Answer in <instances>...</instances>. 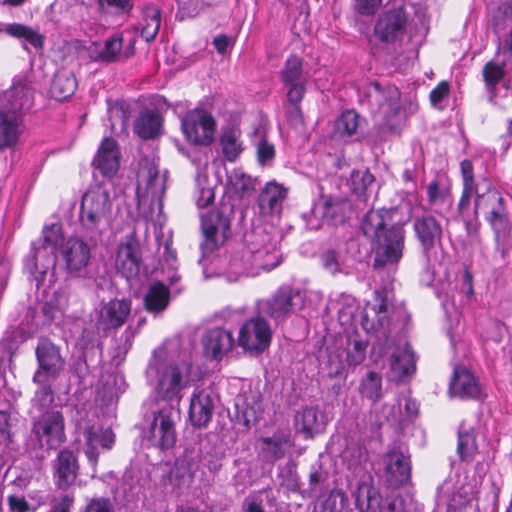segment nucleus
Segmentation results:
<instances>
[{"label":"nucleus","mask_w":512,"mask_h":512,"mask_svg":"<svg viewBox=\"0 0 512 512\" xmlns=\"http://www.w3.org/2000/svg\"><path fill=\"white\" fill-rule=\"evenodd\" d=\"M192 369L189 353L176 355L160 347L154 351L146 375L149 381L156 380V391L160 398L179 404L184 390L191 385Z\"/></svg>","instance_id":"1"},{"label":"nucleus","mask_w":512,"mask_h":512,"mask_svg":"<svg viewBox=\"0 0 512 512\" xmlns=\"http://www.w3.org/2000/svg\"><path fill=\"white\" fill-rule=\"evenodd\" d=\"M33 90L22 77L0 95V150L13 147L23 132V115L33 105Z\"/></svg>","instance_id":"2"},{"label":"nucleus","mask_w":512,"mask_h":512,"mask_svg":"<svg viewBox=\"0 0 512 512\" xmlns=\"http://www.w3.org/2000/svg\"><path fill=\"white\" fill-rule=\"evenodd\" d=\"M508 204V198L490 183H487L486 190L478 194L474 202L475 210L483 212L493 232L495 248L502 258L512 247V222Z\"/></svg>","instance_id":"3"},{"label":"nucleus","mask_w":512,"mask_h":512,"mask_svg":"<svg viewBox=\"0 0 512 512\" xmlns=\"http://www.w3.org/2000/svg\"><path fill=\"white\" fill-rule=\"evenodd\" d=\"M113 199L102 185L90 187L82 196L79 212L80 232L90 241L98 240L112 220Z\"/></svg>","instance_id":"4"},{"label":"nucleus","mask_w":512,"mask_h":512,"mask_svg":"<svg viewBox=\"0 0 512 512\" xmlns=\"http://www.w3.org/2000/svg\"><path fill=\"white\" fill-rule=\"evenodd\" d=\"M359 103L372 113L382 112L386 126L391 131H398L404 123L405 114L400 105V91L388 85L380 87L377 83L366 86Z\"/></svg>","instance_id":"5"},{"label":"nucleus","mask_w":512,"mask_h":512,"mask_svg":"<svg viewBox=\"0 0 512 512\" xmlns=\"http://www.w3.org/2000/svg\"><path fill=\"white\" fill-rule=\"evenodd\" d=\"M234 215V207L231 203H221L207 214L201 215V227L204 241L201 243L203 256L213 252L222 245L230 235L231 220Z\"/></svg>","instance_id":"6"},{"label":"nucleus","mask_w":512,"mask_h":512,"mask_svg":"<svg viewBox=\"0 0 512 512\" xmlns=\"http://www.w3.org/2000/svg\"><path fill=\"white\" fill-rule=\"evenodd\" d=\"M65 243L62 228L58 224L45 226L42 231V243L33 244V254L25 260L24 267L32 275L44 276L56 264V250Z\"/></svg>","instance_id":"7"},{"label":"nucleus","mask_w":512,"mask_h":512,"mask_svg":"<svg viewBox=\"0 0 512 512\" xmlns=\"http://www.w3.org/2000/svg\"><path fill=\"white\" fill-rule=\"evenodd\" d=\"M405 229L403 224L392 225L373 242L375 245L374 266L397 264L405 248Z\"/></svg>","instance_id":"8"},{"label":"nucleus","mask_w":512,"mask_h":512,"mask_svg":"<svg viewBox=\"0 0 512 512\" xmlns=\"http://www.w3.org/2000/svg\"><path fill=\"white\" fill-rule=\"evenodd\" d=\"M299 297L298 289L283 285L271 297L257 301L256 308L260 315L267 316L279 324L295 311L296 299Z\"/></svg>","instance_id":"9"},{"label":"nucleus","mask_w":512,"mask_h":512,"mask_svg":"<svg viewBox=\"0 0 512 512\" xmlns=\"http://www.w3.org/2000/svg\"><path fill=\"white\" fill-rule=\"evenodd\" d=\"M35 354L38 368L34 373L33 382L57 379L65 367V360L61 356L60 348L49 339H40Z\"/></svg>","instance_id":"10"},{"label":"nucleus","mask_w":512,"mask_h":512,"mask_svg":"<svg viewBox=\"0 0 512 512\" xmlns=\"http://www.w3.org/2000/svg\"><path fill=\"white\" fill-rule=\"evenodd\" d=\"M215 120L202 109H194L181 120L182 131L187 140L196 145H209L213 141Z\"/></svg>","instance_id":"11"},{"label":"nucleus","mask_w":512,"mask_h":512,"mask_svg":"<svg viewBox=\"0 0 512 512\" xmlns=\"http://www.w3.org/2000/svg\"><path fill=\"white\" fill-rule=\"evenodd\" d=\"M65 271L72 277H87L91 247L80 237H70L60 248Z\"/></svg>","instance_id":"12"},{"label":"nucleus","mask_w":512,"mask_h":512,"mask_svg":"<svg viewBox=\"0 0 512 512\" xmlns=\"http://www.w3.org/2000/svg\"><path fill=\"white\" fill-rule=\"evenodd\" d=\"M32 432L41 446L46 445L49 449H56L65 440L62 414L56 410L43 412L39 418L34 421Z\"/></svg>","instance_id":"13"},{"label":"nucleus","mask_w":512,"mask_h":512,"mask_svg":"<svg viewBox=\"0 0 512 512\" xmlns=\"http://www.w3.org/2000/svg\"><path fill=\"white\" fill-rule=\"evenodd\" d=\"M177 412L172 406H165L154 413L149 434L152 445L164 450L174 446L176 442L175 423Z\"/></svg>","instance_id":"14"},{"label":"nucleus","mask_w":512,"mask_h":512,"mask_svg":"<svg viewBox=\"0 0 512 512\" xmlns=\"http://www.w3.org/2000/svg\"><path fill=\"white\" fill-rule=\"evenodd\" d=\"M142 252L135 233L126 235L119 243L115 257L116 270L127 280L139 275Z\"/></svg>","instance_id":"15"},{"label":"nucleus","mask_w":512,"mask_h":512,"mask_svg":"<svg viewBox=\"0 0 512 512\" xmlns=\"http://www.w3.org/2000/svg\"><path fill=\"white\" fill-rule=\"evenodd\" d=\"M272 330L263 315L247 320L239 331L238 343L245 350L263 352L270 345Z\"/></svg>","instance_id":"16"},{"label":"nucleus","mask_w":512,"mask_h":512,"mask_svg":"<svg viewBox=\"0 0 512 512\" xmlns=\"http://www.w3.org/2000/svg\"><path fill=\"white\" fill-rule=\"evenodd\" d=\"M393 305L388 291H375L372 302H369L362 313L361 325L370 333L389 325Z\"/></svg>","instance_id":"17"},{"label":"nucleus","mask_w":512,"mask_h":512,"mask_svg":"<svg viewBox=\"0 0 512 512\" xmlns=\"http://www.w3.org/2000/svg\"><path fill=\"white\" fill-rule=\"evenodd\" d=\"M384 477L389 485L398 487L406 484L411 477L410 455L403 447H394L382 457Z\"/></svg>","instance_id":"18"},{"label":"nucleus","mask_w":512,"mask_h":512,"mask_svg":"<svg viewBox=\"0 0 512 512\" xmlns=\"http://www.w3.org/2000/svg\"><path fill=\"white\" fill-rule=\"evenodd\" d=\"M131 313V301L127 299H111L103 303L96 319V329L107 334L123 326Z\"/></svg>","instance_id":"19"},{"label":"nucleus","mask_w":512,"mask_h":512,"mask_svg":"<svg viewBox=\"0 0 512 512\" xmlns=\"http://www.w3.org/2000/svg\"><path fill=\"white\" fill-rule=\"evenodd\" d=\"M79 430H82V434L85 441V455L89 463L96 467L99 457V448L102 450H110L115 443V434L110 428L104 429L100 425H90L82 427L79 424Z\"/></svg>","instance_id":"20"},{"label":"nucleus","mask_w":512,"mask_h":512,"mask_svg":"<svg viewBox=\"0 0 512 512\" xmlns=\"http://www.w3.org/2000/svg\"><path fill=\"white\" fill-rule=\"evenodd\" d=\"M140 165L139 177L145 183V196L150 197L151 204L157 202L161 206L166 191L167 171L161 173L154 160L144 159Z\"/></svg>","instance_id":"21"},{"label":"nucleus","mask_w":512,"mask_h":512,"mask_svg":"<svg viewBox=\"0 0 512 512\" xmlns=\"http://www.w3.org/2000/svg\"><path fill=\"white\" fill-rule=\"evenodd\" d=\"M363 481L357 489L355 504L360 512H404L401 504L395 500L382 507V496L379 490L372 484V479Z\"/></svg>","instance_id":"22"},{"label":"nucleus","mask_w":512,"mask_h":512,"mask_svg":"<svg viewBox=\"0 0 512 512\" xmlns=\"http://www.w3.org/2000/svg\"><path fill=\"white\" fill-rule=\"evenodd\" d=\"M350 239L349 237L347 240L320 254L321 266L327 273L333 276L350 274V261L352 258L349 245Z\"/></svg>","instance_id":"23"},{"label":"nucleus","mask_w":512,"mask_h":512,"mask_svg":"<svg viewBox=\"0 0 512 512\" xmlns=\"http://www.w3.org/2000/svg\"><path fill=\"white\" fill-rule=\"evenodd\" d=\"M199 453L193 449H185L174 463L170 474V483L176 487H188L195 476L199 467Z\"/></svg>","instance_id":"24"},{"label":"nucleus","mask_w":512,"mask_h":512,"mask_svg":"<svg viewBox=\"0 0 512 512\" xmlns=\"http://www.w3.org/2000/svg\"><path fill=\"white\" fill-rule=\"evenodd\" d=\"M214 401L206 389L195 390L190 399L189 420L196 428H205L212 420Z\"/></svg>","instance_id":"25"},{"label":"nucleus","mask_w":512,"mask_h":512,"mask_svg":"<svg viewBox=\"0 0 512 512\" xmlns=\"http://www.w3.org/2000/svg\"><path fill=\"white\" fill-rule=\"evenodd\" d=\"M327 418L316 406H306L295 414L294 427L297 433L305 439L322 433L326 427Z\"/></svg>","instance_id":"26"},{"label":"nucleus","mask_w":512,"mask_h":512,"mask_svg":"<svg viewBox=\"0 0 512 512\" xmlns=\"http://www.w3.org/2000/svg\"><path fill=\"white\" fill-rule=\"evenodd\" d=\"M405 24L406 15L402 8L388 10L377 20L374 27L375 36L382 42H393Z\"/></svg>","instance_id":"27"},{"label":"nucleus","mask_w":512,"mask_h":512,"mask_svg":"<svg viewBox=\"0 0 512 512\" xmlns=\"http://www.w3.org/2000/svg\"><path fill=\"white\" fill-rule=\"evenodd\" d=\"M287 192V189L276 181L266 183L257 199L260 213L264 216L279 215Z\"/></svg>","instance_id":"28"},{"label":"nucleus","mask_w":512,"mask_h":512,"mask_svg":"<svg viewBox=\"0 0 512 512\" xmlns=\"http://www.w3.org/2000/svg\"><path fill=\"white\" fill-rule=\"evenodd\" d=\"M204 353L211 359H222L234 345L233 334L226 329L216 327L208 330L202 338Z\"/></svg>","instance_id":"29"},{"label":"nucleus","mask_w":512,"mask_h":512,"mask_svg":"<svg viewBox=\"0 0 512 512\" xmlns=\"http://www.w3.org/2000/svg\"><path fill=\"white\" fill-rule=\"evenodd\" d=\"M93 165L107 178L113 177L120 165V151L113 138L106 137L102 140Z\"/></svg>","instance_id":"30"},{"label":"nucleus","mask_w":512,"mask_h":512,"mask_svg":"<svg viewBox=\"0 0 512 512\" xmlns=\"http://www.w3.org/2000/svg\"><path fill=\"white\" fill-rule=\"evenodd\" d=\"M413 229L425 253H428L442 236L441 224L430 214L415 216Z\"/></svg>","instance_id":"31"},{"label":"nucleus","mask_w":512,"mask_h":512,"mask_svg":"<svg viewBox=\"0 0 512 512\" xmlns=\"http://www.w3.org/2000/svg\"><path fill=\"white\" fill-rule=\"evenodd\" d=\"M53 468L55 484L60 489H66L76 480L79 465L75 454L63 449L58 453Z\"/></svg>","instance_id":"32"},{"label":"nucleus","mask_w":512,"mask_h":512,"mask_svg":"<svg viewBox=\"0 0 512 512\" xmlns=\"http://www.w3.org/2000/svg\"><path fill=\"white\" fill-rule=\"evenodd\" d=\"M450 390L453 395L462 399H478L481 395V388L477 379L464 366L455 367Z\"/></svg>","instance_id":"33"},{"label":"nucleus","mask_w":512,"mask_h":512,"mask_svg":"<svg viewBox=\"0 0 512 512\" xmlns=\"http://www.w3.org/2000/svg\"><path fill=\"white\" fill-rule=\"evenodd\" d=\"M294 445L290 433L279 432L260 439V455L268 463L282 459Z\"/></svg>","instance_id":"34"},{"label":"nucleus","mask_w":512,"mask_h":512,"mask_svg":"<svg viewBox=\"0 0 512 512\" xmlns=\"http://www.w3.org/2000/svg\"><path fill=\"white\" fill-rule=\"evenodd\" d=\"M416 370V359L411 347L406 344L403 348H396L390 356L391 377L402 380Z\"/></svg>","instance_id":"35"},{"label":"nucleus","mask_w":512,"mask_h":512,"mask_svg":"<svg viewBox=\"0 0 512 512\" xmlns=\"http://www.w3.org/2000/svg\"><path fill=\"white\" fill-rule=\"evenodd\" d=\"M267 249H258L255 252L249 251L247 252V258L253 257L254 263L253 268L249 269L247 268L243 263V257L239 258L238 256H235L231 261L229 265L230 273L234 274L235 276H228V281H237L241 276H249L252 275L259 270L264 271H271L275 267L278 266V263H260L259 260L262 258V256L267 253Z\"/></svg>","instance_id":"36"},{"label":"nucleus","mask_w":512,"mask_h":512,"mask_svg":"<svg viewBox=\"0 0 512 512\" xmlns=\"http://www.w3.org/2000/svg\"><path fill=\"white\" fill-rule=\"evenodd\" d=\"M170 303V289L161 281L152 283L143 296V305L147 312L154 315L163 313Z\"/></svg>","instance_id":"37"},{"label":"nucleus","mask_w":512,"mask_h":512,"mask_svg":"<svg viewBox=\"0 0 512 512\" xmlns=\"http://www.w3.org/2000/svg\"><path fill=\"white\" fill-rule=\"evenodd\" d=\"M123 48V37L113 35L104 41L103 44H93L89 48V55L93 60L112 62L121 55Z\"/></svg>","instance_id":"38"},{"label":"nucleus","mask_w":512,"mask_h":512,"mask_svg":"<svg viewBox=\"0 0 512 512\" xmlns=\"http://www.w3.org/2000/svg\"><path fill=\"white\" fill-rule=\"evenodd\" d=\"M162 119L155 110H145L140 113L134 123V133L142 139H152L160 133Z\"/></svg>","instance_id":"39"},{"label":"nucleus","mask_w":512,"mask_h":512,"mask_svg":"<svg viewBox=\"0 0 512 512\" xmlns=\"http://www.w3.org/2000/svg\"><path fill=\"white\" fill-rule=\"evenodd\" d=\"M352 212V202L348 199L329 200L325 203L323 218L331 226L344 225Z\"/></svg>","instance_id":"40"},{"label":"nucleus","mask_w":512,"mask_h":512,"mask_svg":"<svg viewBox=\"0 0 512 512\" xmlns=\"http://www.w3.org/2000/svg\"><path fill=\"white\" fill-rule=\"evenodd\" d=\"M480 440L483 441L474 429H466L462 425L458 434V453L463 461H472L480 450Z\"/></svg>","instance_id":"41"},{"label":"nucleus","mask_w":512,"mask_h":512,"mask_svg":"<svg viewBox=\"0 0 512 512\" xmlns=\"http://www.w3.org/2000/svg\"><path fill=\"white\" fill-rule=\"evenodd\" d=\"M77 89V81L74 74L70 71H58L52 81L50 87L51 96L62 101L71 97Z\"/></svg>","instance_id":"42"},{"label":"nucleus","mask_w":512,"mask_h":512,"mask_svg":"<svg viewBox=\"0 0 512 512\" xmlns=\"http://www.w3.org/2000/svg\"><path fill=\"white\" fill-rule=\"evenodd\" d=\"M389 216L386 210H370L366 213L361 223L363 235L372 243L382 234L386 225V219Z\"/></svg>","instance_id":"43"},{"label":"nucleus","mask_w":512,"mask_h":512,"mask_svg":"<svg viewBox=\"0 0 512 512\" xmlns=\"http://www.w3.org/2000/svg\"><path fill=\"white\" fill-rule=\"evenodd\" d=\"M161 12L154 5H147L142 11V18L139 21L138 28L142 38L146 42L155 39L160 29Z\"/></svg>","instance_id":"44"},{"label":"nucleus","mask_w":512,"mask_h":512,"mask_svg":"<svg viewBox=\"0 0 512 512\" xmlns=\"http://www.w3.org/2000/svg\"><path fill=\"white\" fill-rule=\"evenodd\" d=\"M7 35L24 40L26 44L31 45L36 50H40L44 45V37L35 29L20 23L5 24L1 29Z\"/></svg>","instance_id":"45"},{"label":"nucleus","mask_w":512,"mask_h":512,"mask_svg":"<svg viewBox=\"0 0 512 512\" xmlns=\"http://www.w3.org/2000/svg\"><path fill=\"white\" fill-rule=\"evenodd\" d=\"M284 85L307 83L308 75L303 69V60L297 55L287 58L280 72Z\"/></svg>","instance_id":"46"},{"label":"nucleus","mask_w":512,"mask_h":512,"mask_svg":"<svg viewBox=\"0 0 512 512\" xmlns=\"http://www.w3.org/2000/svg\"><path fill=\"white\" fill-rule=\"evenodd\" d=\"M145 322L146 319L141 318L138 320L136 328H133L131 325H129L121 334L116 347L113 348L111 352L112 359L117 365L125 359L126 354L132 347L136 333L145 324Z\"/></svg>","instance_id":"47"},{"label":"nucleus","mask_w":512,"mask_h":512,"mask_svg":"<svg viewBox=\"0 0 512 512\" xmlns=\"http://www.w3.org/2000/svg\"><path fill=\"white\" fill-rule=\"evenodd\" d=\"M235 407L237 411V418L243 421L244 425L247 427L255 424L262 413L261 403L258 401L250 403L248 398L237 399Z\"/></svg>","instance_id":"48"},{"label":"nucleus","mask_w":512,"mask_h":512,"mask_svg":"<svg viewBox=\"0 0 512 512\" xmlns=\"http://www.w3.org/2000/svg\"><path fill=\"white\" fill-rule=\"evenodd\" d=\"M239 138L240 133L233 129L225 131L220 138L222 153L229 162H234L243 150Z\"/></svg>","instance_id":"49"},{"label":"nucleus","mask_w":512,"mask_h":512,"mask_svg":"<svg viewBox=\"0 0 512 512\" xmlns=\"http://www.w3.org/2000/svg\"><path fill=\"white\" fill-rule=\"evenodd\" d=\"M359 391L362 396L373 402L379 400L382 395L381 376L375 372H368L360 383Z\"/></svg>","instance_id":"50"},{"label":"nucleus","mask_w":512,"mask_h":512,"mask_svg":"<svg viewBox=\"0 0 512 512\" xmlns=\"http://www.w3.org/2000/svg\"><path fill=\"white\" fill-rule=\"evenodd\" d=\"M229 182L241 196L249 195L255 190L256 180L242 171L234 170L229 176Z\"/></svg>","instance_id":"51"},{"label":"nucleus","mask_w":512,"mask_h":512,"mask_svg":"<svg viewBox=\"0 0 512 512\" xmlns=\"http://www.w3.org/2000/svg\"><path fill=\"white\" fill-rule=\"evenodd\" d=\"M53 379H46L45 382H35L39 385V388L35 392L33 398V406L43 409L49 406L53 402V391L50 382Z\"/></svg>","instance_id":"52"},{"label":"nucleus","mask_w":512,"mask_h":512,"mask_svg":"<svg viewBox=\"0 0 512 512\" xmlns=\"http://www.w3.org/2000/svg\"><path fill=\"white\" fill-rule=\"evenodd\" d=\"M256 154L261 166H270L275 158V147L262 136L256 145Z\"/></svg>","instance_id":"53"},{"label":"nucleus","mask_w":512,"mask_h":512,"mask_svg":"<svg viewBox=\"0 0 512 512\" xmlns=\"http://www.w3.org/2000/svg\"><path fill=\"white\" fill-rule=\"evenodd\" d=\"M463 217V222L467 234V238L470 243L479 244L481 243L480 227L481 223L478 219V211L474 209L473 215L470 217Z\"/></svg>","instance_id":"54"},{"label":"nucleus","mask_w":512,"mask_h":512,"mask_svg":"<svg viewBox=\"0 0 512 512\" xmlns=\"http://www.w3.org/2000/svg\"><path fill=\"white\" fill-rule=\"evenodd\" d=\"M504 76V66L495 62H488L483 68V78L487 86L495 87Z\"/></svg>","instance_id":"55"},{"label":"nucleus","mask_w":512,"mask_h":512,"mask_svg":"<svg viewBox=\"0 0 512 512\" xmlns=\"http://www.w3.org/2000/svg\"><path fill=\"white\" fill-rule=\"evenodd\" d=\"M100 8L111 14H124L129 12L133 3L132 0H99Z\"/></svg>","instance_id":"56"},{"label":"nucleus","mask_w":512,"mask_h":512,"mask_svg":"<svg viewBox=\"0 0 512 512\" xmlns=\"http://www.w3.org/2000/svg\"><path fill=\"white\" fill-rule=\"evenodd\" d=\"M203 182H206V180L202 181L200 178H198L196 204L199 208H206L213 203L215 198L213 187L210 185H205Z\"/></svg>","instance_id":"57"},{"label":"nucleus","mask_w":512,"mask_h":512,"mask_svg":"<svg viewBox=\"0 0 512 512\" xmlns=\"http://www.w3.org/2000/svg\"><path fill=\"white\" fill-rule=\"evenodd\" d=\"M328 478V473L320 464L312 465L309 474V487L312 491H321Z\"/></svg>","instance_id":"58"},{"label":"nucleus","mask_w":512,"mask_h":512,"mask_svg":"<svg viewBox=\"0 0 512 512\" xmlns=\"http://www.w3.org/2000/svg\"><path fill=\"white\" fill-rule=\"evenodd\" d=\"M352 121L350 111L342 113L335 121L334 124V136L338 138L350 137L352 135V129L350 123Z\"/></svg>","instance_id":"59"},{"label":"nucleus","mask_w":512,"mask_h":512,"mask_svg":"<svg viewBox=\"0 0 512 512\" xmlns=\"http://www.w3.org/2000/svg\"><path fill=\"white\" fill-rule=\"evenodd\" d=\"M82 512H114V506L110 499L96 497L88 501Z\"/></svg>","instance_id":"60"},{"label":"nucleus","mask_w":512,"mask_h":512,"mask_svg":"<svg viewBox=\"0 0 512 512\" xmlns=\"http://www.w3.org/2000/svg\"><path fill=\"white\" fill-rule=\"evenodd\" d=\"M306 83L284 85L287 88V100L291 105H299L306 93Z\"/></svg>","instance_id":"61"},{"label":"nucleus","mask_w":512,"mask_h":512,"mask_svg":"<svg viewBox=\"0 0 512 512\" xmlns=\"http://www.w3.org/2000/svg\"><path fill=\"white\" fill-rule=\"evenodd\" d=\"M481 193L478 186H463L462 195L458 203V212L461 216H464L465 210H468L472 195H475L477 198L478 194Z\"/></svg>","instance_id":"62"},{"label":"nucleus","mask_w":512,"mask_h":512,"mask_svg":"<svg viewBox=\"0 0 512 512\" xmlns=\"http://www.w3.org/2000/svg\"><path fill=\"white\" fill-rule=\"evenodd\" d=\"M381 4L382 0H354V9L362 15H372Z\"/></svg>","instance_id":"63"},{"label":"nucleus","mask_w":512,"mask_h":512,"mask_svg":"<svg viewBox=\"0 0 512 512\" xmlns=\"http://www.w3.org/2000/svg\"><path fill=\"white\" fill-rule=\"evenodd\" d=\"M403 401H404V412L400 411L398 413V415H393L392 416L393 422H399V423L403 422L405 420L411 419L417 413V406H416L415 401H413L409 398H404Z\"/></svg>","instance_id":"64"}]
</instances>
